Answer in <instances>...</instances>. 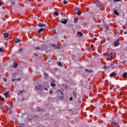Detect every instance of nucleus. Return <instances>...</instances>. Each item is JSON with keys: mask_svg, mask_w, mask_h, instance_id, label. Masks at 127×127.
<instances>
[{"mask_svg": "<svg viewBox=\"0 0 127 127\" xmlns=\"http://www.w3.org/2000/svg\"><path fill=\"white\" fill-rule=\"evenodd\" d=\"M24 125H25V124L21 123V124H19V127H24Z\"/></svg>", "mask_w": 127, "mask_h": 127, "instance_id": "21", "label": "nucleus"}, {"mask_svg": "<svg viewBox=\"0 0 127 127\" xmlns=\"http://www.w3.org/2000/svg\"><path fill=\"white\" fill-rule=\"evenodd\" d=\"M120 96H122V93H120Z\"/></svg>", "mask_w": 127, "mask_h": 127, "instance_id": "52", "label": "nucleus"}, {"mask_svg": "<svg viewBox=\"0 0 127 127\" xmlns=\"http://www.w3.org/2000/svg\"><path fill=\"white\" fill-rule=\"evenodd\" d=\"M11 109H12V107H11Z\"/></svg>", "mask_w": 127, "mask_h": 127, "instance_id": "54", "label": "nucleus"}, {"mask_svg": "<svg viewBox=\"0 0 127 127\" xmlns=\"http://www.w3.org/2000/svg\"><path fill=\"white\" fill-rule=\"evenodd\" d=\"M54 14L56 15V16H58V15H59V12L55 11Z\"/></svg>", "mask_w": 127, "mask_h": 127, "instance_id": "16", "label": "nucleus"}, {"mask_svg": "<svg viewBox=\"0 0 127 127\" xmlns=\"http://www.w3.org/2000/svg\"><path fill=\"white\" fill-rule=\"evenodd\" d=\"M85 71H86V72H93V70H90V69H87V68H85Z\"/></svg>", "mask_w": 127, "mask_h": 127, "instance_id": "17", "label": "nucleus"}, {"mask_svg": "<svg viewBox=\"0 0 127 127\" xmlns=\"http://www.w3.org/2000/svg\"><path fill=\"white\" fill-rule=\"evenodd\" d=\"M11 4H12L13 5H14V4H15V1H12L11 2Z\"/></svg>", "mask_w": 127, "mask_h": 127, "instance_id": "29", "label": "nucleus"}, {"mask_svg": "<svg viewBox=\"0 0 127 127\" xmlns=\"http://www.w3.org/2000/svg\"><path fill=\"white\" fill-rule=\"evenodd\" d=\"M118 124H119V123H118L112 122V125H113L114 127H116V126H117V125H118Z\"/></svg>", "mask_w": 127, "mask_h": 127, "instance_id": "19", "label": "nucleus"}, {"mask_svg": "<svg viewBox=\"0 0 127 127\" xmlns=\"http://www.w3.org/2000/svg\"><path fill=\"white\" fill-rule=\"evenodd\" d=\"M4 35V37L5 38H7V37H8V36L9 35V34H8V33H4L3 34Z\"/></svg>", "mask_w": 127, "mask_h": 127, "instance_id": "6", "label": "nucleus"}, {"mask_svg": "<svg viewBox=\"0 0 127 127\" xmlns=\"http://www.w3.org/2000/svg\"><path fill=\"white\" fill-rule=\"evenodd\" d=\"M19 52H22V51H23V48H21L18 50Z\"/></svg>", "mask_w": 127, "mask_h": 127, "instance_id": "25", "label": "nucleus"}, {"mask_svg": "<svg viewBox=\"0 0 127 127\" xmlns=\"http://www.w3.org/2000/svg\"><path fill=\"white\" fill-rule=\"evenodd\" d=\"M28 34H30V32H28Z\"/></svg>", "mask_w": 127, "mask_h": 127, "instance_id": "50", "label": "nucleus"}, {"mask_svg": "<svg viewBox=\"0 0 127 127\" xmlns=\"http://www.w3.org/2000/svg\"><path fill=\"white\" fill-rule=\"evenodd\" d=\"M41 84H40L38 86H35V88L36 90H39L40 91H41Z\"/></svg>", "mask_w": 127, "mask_h": 127, "instance_id": "3", "label": "nucleus"}, {"mask_svg": "<svg viewBox=\"0 0 127 127\" xmlns=\"http://www.w3.org/2000/svg\"><path fill=\"white\" fill-rule=\"evenodd\" d=\"M78 19H78V18H76V19L74 21V23H76V22H77V21H78Z\"/></svg>", "mask_w": 127, "mask_h": 127, "instance_id": "30", "label": "nucleus"}, {"mask_svg": "<svg viewBox=\"0 0 127 127\" xmlns=\"http://www.w3.org/2000/svg\"><path fill=\"white\" fill-rule=\"evenodd\" d=\"M90 47H93V45L91 44V45H90Z\"/></svg>", "mask_w": 127, "mask_h": 127, "instance_id": "48", "label": "nucleus"}, {"mask_svg": "<svg viewBox=\"0 0 127 127\" xmlns=\"http://www.w3.org/2000/svg\"><path fill=\"white\" fill-rule=\"evenodd\" d=\"M114 14H116V15H119L120 13H119V12H118V11H117V10H114Z\"/></svg>", "mask_w": 127, "mask_h": 127, "instance_id": "15", "label": "nucleus"}, {"mask_svg": "<svg viewBox=\"0 0 127 127\" xmlns=\"http://www.w3.org/2000/svg\"><path fill=\"white\" fill-rule=\"evenodd\" d=\"M38 26L39 27H45V24H43V23H39L38 24Z\"/></svg>", "mask_w": 127, "mask_h": 127, "instance_id": "4", "label": "nucleus"}, {"mask_svg": "<svg viewBox=\"0 0 127 127\" xmlns=\"http://www.w3.org/2000/svg\"><path fill=\"white\" fill-rule=\"evenodd\" d=\"M124 34H127V32H125Z\"/></svg>", "mask_w": 127, "mask_h": 127, "instance_id": "49", "label": "nucleus"}, {"mask_svg": "<svg viewBox=\"0 0 127 127\" xmlns=\"http://www.w3.org/2000/svg\"><path fill=\"white\" fill-rule=\"evenodd\" d=\"M51 86L52 87H55V86H56V84H55L54 83L52 82L51 84Z\"/></svg>", "mask_w": 127, "mask_h": 127, "instance_id": "24", "label": "nucleus"}, {"mask_svg": "<svg viewBox=\"0 0 127 127\" xmlns=\"http://www.w3.org/2000/svg\"><path fill=\"white\" fill-rule=\"evenodd\" d=\"M52 46L53 47H56V45H55V44H52Z\"/></svg>", "mask_w": 127, "mask_h": 127, "instance_id": "34", "label": "nucleus"}, {"mask_svg": "<svg viewBox=\"0 0 127 127\" xmlns=\"http://www.w3.org/2000/svg\"><path fill=\"white\" fill-rule=\"evenodd\" d=\"M15 81V79H13V78L12 79V82H13V81Z\"/></svg>", "mask_w": 127, "mask_h": 127, "instance_id": "42", "label": "nucleus"}, {"mask_svg": "<svg viewBox=\"0 0 127 127\" xmlns=\"http://www.w3.org/2000/svg\"><path fill=\"white\" fill-rule=\"evenodd\" d=\"M10 106H11V107H12V101H11V102L10 103Z\"/></svg>", "mask_w": 127, "mask_h": 127, "instance_id": "36", "label": "nucleus"}, {"mask_svg": "<svg viewBox=\"0 0 127 127\" xmlns=\"http://www.w3.org/2000/svg\"><path fill=\"white\" fill-rule=\"evenodd\" d=\"M3 94L4 96H5V98H7V95H8V94H9V92H4Z\"/></svg>", "mask_w": 127, "mask_h": 127, "instance_id": "5", "label": "nucleus"}, {"mask_svg": "<svg viewBox=\"0 0 127 127\" xmlns=\"http://www.w3.org/2000/svg\"><path fill=\"white\" fill-rule=\"evenodd\" d=\"M19 42H21V40L19 39H17L16 41H15V43H19Z\"/></svg>", "mask_w": 127, "mask_h": 127, "instance_id": "11", "label": "nucleus"}, {"mask_svg": "<svg viewBox=\"0 0 127 127\" xmlns=\"http://www.w3.org/2000/svg\"><path fill=\"white\" fill-rule=\"evenodd\" d=\"M96 5L97 6H98V7H100V6H101V2L98 1L97 2H96Z\"/></svg>", "mask_w": 127, "mask_h": 127, "instance_id": "9", "label": "nucleus"}, {"mask_svg": "<svg viewBox=\"0 0 127 127\" xmlns=\"http://www.w3.org/2000/svg\"><path fill=\"white\" fill-rule=\"evenodd\" d=\"M122 0H114V1H115V2H117V1H121Z\"/></svg>", "mask_w": 127, "mask_h": 127, "instance_id": "33", "label": "nucleus"}, {"mask_svg": "<svg viewBox=\"0 0 127 127\" xmlns=\"http://www.w3.org/2000/svg\"><path fill=\"white\" fill-rule=\"evenodd\" d=\"M69 101H73V97H70L69 98Z\"/></svg>", "mask_w": 127, "mask_h": 127, "instance_id": "31", "label": "nucleus"}, {"mask_svg": "<svg viewBox=\"0 0 127 127\" xmlns=\"http://www.w3.org/2000/svg\"><path fill=\"white\" fill-rule=\"evenodd\" d=\"M44 90H45L46 91H47V90H48V89H47V88H45Z\"/></svg>", "mask_w": 127, "mask_h": 127, "instance_id": "46", "label": "nucleus"}, {"mask_svg": "<svg viewBox=\"0 0 127 127\" xmlns=\"http://www.w3.org/2000/svg\"><path fill=\"white\" fill-rule=\"evenodd\" d=\"M0 101L3 102L4 101V98L2 97V96H0Z\"/></svg>", "mask_w": 127, "mask_h": 127, "instance_id": "18", "label": "nucleus"}, {"mask_svg": "<svg viewBox=\"0 0 127 127\" xmlns=\"http://www.w3.org/2000/svg\"><path fill=\"white\" fill-rule=\"evenodd\" d=\"M45 78H46V79H47V78H48V73H45Z\"/></svg>", "mask_w": 127, "mask_h": 127, "instance_id": "23", "label": "nucleus"}, {"mask_svg": "<svg viewBox=\"0 0 127 127\" xmlns=\"http://www.w3.org/2000/svg\"><path fill=\"white\" fill-rule=\"evenodd\" d=\"M50 94H52V90H51V91H50Z\"/></svg>", "mask_w": 127, "mask_h": 127, "instance_id": "44", "label": "nucleus"}, {"mask_svg": "<svg viewBox=\"0 0 127 127\" xmlns=\"http://www.w3.org/2000/svg\"><path fill=\"white\" fill-rule=\"evenodd\" d=\"M110 77H111V78L115 77V72H113L112 73H111L110 74Z\"/></svg>", "mask_w": 127, "mask_h": 127, "instance_id": "12", "label": "nucleus"}, {"mask_svg": "<svg viewBox=\"0 0 127 127\" xmlns=\"http://www.w3.org/2000/svg\"><path fill=\"white\" fill-rule=\"evenodd\" d=\"M3 80H4V81L5 82H6V78L5 77H4V78H3Z\"/></svg>", "mask_w": 127, "mask_h": 127, "instance_id": "35", "label": "nucleus"}, {"mask_svg": "<svg viewBox=\"0 0 127 127\" xmlns=\"http://www.w3.org/2000/svg\"><path fill=\"white\" fill-rule=\"evenodd\" d=\"M0 52H1V53L3 52V49L2 48H0Z\"/></svg>", "mask_w": 127, "mask_h": 127, "instance_id": "27", "label": "nucleus"}, {"mask_svg": "<svg viewBox=\"0 0 127 127\" xmlns=\"http://www.w3.org/2000/svg\"><path fill=\"white\" fill-rule=\"evenodd\" d=\"M61 15H63V13H61Z\"/></svg>", "mask_w": 127, "mask_h": 127, "instance_id": "51", "label": "nucleus"}, {"mask_svg": "<svg viewBox=\"0 0 127 127\" xmlns=\"http://www.w3.org/2000/svg\"><path fill=\"white\" fill-rule=\"evenodd\" d=\"M104 68H106V66H104Z\"/></svg>", "mask_w": 127, "mask_h": 127, "instance_id": "53", "label": "nucleus"}, {"mask_svg": "<svg viewBox=\"0 0 127 127\" xmlns=\"http://www.w3.org/2000/svg\"><path fill=\"white\" fill-rule=\"evenodd\" d=\"M112 55H113V53H111L110 55H109V57H112Z\"/></svg>", "mask_w": 127, "mask_h": 127, "instance_id": "38", "label": "nucleus"}, {"mask_svg": "<svg viewBox=\"0 0 127 127\" xmlns=\"http://www.w3.org/2000/svg\"><path fill=\"white\" fill-rule=\"evenodd\" d=\"M77 35H78V36H82V35H83V33H82V32H78L77 33Z\"/></svg>", "mask_w": 127, "mask_h": 127, "instance_id": "10", "label": "nucleus"}, {"mask_svg": "<svg viewBox=\"0 0 127 127\" xmlns=\"http://www.w3.org/2000/svg\"><path fill=\"white\" fill-rule=\"evenodd\" d=\"M76 14L80 16L81 15V11L80 10L77 11Z\"/></svg>", "mask_w": 127, "mask_h": 127, "instance_id": "20", "label": "nucleus"}, {"mask_svg": "<svg viewBox=\"0 0 127 127\" xmlns=\"http://www.w3.org/2000/svg\"><path fill=\"white\" fill-rule=\"evenodd\" d=\"M58 92H60V93H61V95H62V96H63V92H62V91H61V90H58Z\"/></svg>", "mask_w": 127, "mask_h": 127, "instance_id": "32", "label": "nucleus"}, {"mask_svg": "<svg viewBox=\"0 0 127 127\" xmlns=\"http://www.w3.org/2000/svg\"><path fill=\"white\" fill-rule=\"evenodd\" d=\"M68 20H69V19L68 18H66L63 20L60 21V22H61V23H63V24H66Z\"/></svg>", "mask_w": 127, "mask_h": 127, "instance_id": "1", "label": "nucleus"}, {"mask_svg": "<svg viewBox=\"0 0 127 127\" xmlns=\"http://www.w3.org/2000/svg\"><path fill=\"white\" fill-rule=\"evenodd\" d=\"M44 30V28H42L39 30L38 33H41V32L43 31Z\"/></svg>", "mask_w": 127, "mask_h": 127, "instance_id": "14", "label": "nucleus"}, {"mask_svg": "<svg viewBox=\"0 0 127 127\" xmlns=\"http://www.w3.org/2000/svg\"><path fill=\"white\" fill-rule=\"evenodd\" d=\"M20 92L21 93H23V91H20Z\"/></svg>", "mask_w": 127, "mask_h": 127, "instance_id": "47", "label": "nucleus"}, {"mask_svg": "<svg viewBox=\"0 0 127 127\" xmlns=\"http://www.w3.org/2000/svg\"><path fill=\"white\" fill-rule=\"evenodd\" d=\"M36 49H37V50H40V48H36Z\"/></svg>", "mask_w": 127, "mask_h": 127, "instance_id": "41", "label": "nucleus"}, {"mask_svg": "<svg viewBox=\"0 0 127 127\" xmlns=\"http://www.w3.org/2000/svg\"><path fill=\"white\" fill-rule=\"evenodd\" d=\"M72 93H73L74 98H77V94L76 93V92L73 91Z\"/></svg>", "mask_w": 127, "mask_h": 127, "instance_id": "13", "label": "nucleus"}, {"mask_svg": "<svg viewBox=\"0 0 127 127\" xmlns=\"http://www.w3.org/2000/svg\"><path fill=\"white\" fill-rule=\"evenodd\" d=\"M104 26L106 30H108L109 28H110V25H109V24H105L104 25Z\"/></svg>", "mask_w": 127, "mask_h": 127, "instance_id": "7", "label": "nucleus"}, {"mask_svg": "<svg viewBox=\"0 0 127 127\" xmlns=\"http://www.w3.org/2000/svg\"><path fill=\"white\" fill-rule=\"evenodd\" d=\"M63 2H64V4H67V1H66V0H65L63 1Z\"/></svg>", "mask_w": 127, "mask_h": 127, "instance_id": "28", "label": "nucleus"}, {"mask_svg": "<svg viewBox=\"0 0 127 127\" xmlns=\"http://www.w3.org/2000/svg\"><path fill=\"white\" fill-rule=\"evenodd\" d=\"M94 40H97V38H94Z\"/></svg>", "mask_w": 127, "mask_h": 127, "instance_id": "45", "label": "nucleus"}, {"mask_svg": "<svg viewBox=\"0 0 127 127\" xmlns=\"http://www.w3.org/2000/svg\"><path fill=\"white\" fill-rule=\"evenodd\" d=\"M58 65H59V66H62V64H61V63H59Z\"/></svg>", "mask_w": 127, "mask_h": 127, "instance_id": "39", "label": "nucleus"}, {"mask_svg": "<svg viewBox=\"0 0 127 127\" xmlns=\"http://www.w3.org/2000/svg\"><path fill=\"white\" fill-rule=\"evenodd\" d=\"M34 55L36 57L37 56H38L37 54H34Z\"/></svg>", "mask_w": 127, "mask_h": 127, "instance_id": "40", "label": "nucleus"}, {"mask_svg": "<svg viewBox=\"0 0 127 127\" xmlns=\"http://www.w3.org/2000/svg\"><path fill=\"white\" fill-rule=\"evenodd\" d=\"M4 4V3L3 2H1V1H0V5H3Z\"/></svg>", "mask_w": 127, "mask_h": 127, "instance_id": "26", "label": "nucleus"}, {"mask_svg": "<svg viewBox=\"0 0 127 127\" xmlns=\"http://www.w3.org/2000/svg\"><path fill=\"white\" fill-rule=\"evenodd\" d=\"M114 45L115 47L119 46L120 45V42H119V41H116L114 42Z\"/></svg>", "mask_w": 127, "mask_h": 127, "instance_id": "2", "label": "nucleus"}, {"mask_svg": "<svg viewBox=\"0 0 127 127\" xmlns=\"http://www.w3.org/2000/svg\"><path fill=\"white\" fill-rule=\"evenodd\" d=\"M127 72H125L123 74V76L124 77V78H126V77H127Z\"/></svg>", "mask_w": 127, "mask_h": 127, "instance_id": "22", "label": "nucleus"}, {"mask_svg": "<svg viewBox=\"0 0 127 127\" xmlns=\"http://www.w3.org/2000/svg\"><path fill=\"white\" fill-rule=\"evenodd\" d=\"M17 67H18V64H17V63L14 62V65H13V68H17Z\"/></svg>", "mask_w": 127, "mask_h": 127, "instance_id": "8", "label": "nucleus"}, {"mask_svg": "<svg viewBox=\"0 0 127 127\" xmlns=\"http://www.w3.org/2000/svg\"><path fill=\"white\" fill-rule=\"evenodd\" d=\"M75 10H77V11H78V10H79V8L76 7V8L75 9Z\"/></svg>", "mask_w": 127, "mask_h": 127, "instance_id": "37", "label": "nucleus"}, {"mask_svg": "<svg viewBox=\"0 0 127 127\" xmlns=\"http://www.w3.org/2000/svg\"><path fill=\"white\" fill-rule=\"evenodd\" d=\"M54 33H55V34H56L57 33L56 30L54 31Z\"/></svg>", "mask_w": 127, "mask_h": 127, "instance_id": "43", "label": "nucleus"}]
</instances>
